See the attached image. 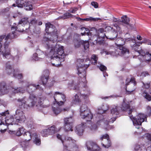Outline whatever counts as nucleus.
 I'll return each instance as SVG.
<instances>
[{"mask_svg": "<svg viewBox=\"0 0 151 151\" xmlns=\"http://www.w3.org/2000/svg\"><path fill=\"white\" fill-rule=\"evenodd\" d=\"M32 2L31 1H28L25 2L24 6L25 7L26 10H31L32 9Z\"/></svg>", "mask_w": 151, "mask_h": 151, "instance_id": "2f4dec72", "label": "nucleus"}, {"mask_svg": "<svg viewBox=\"0 0 151 151\" xmlns=\"http://www.w3.org/2000/svg\"><path fill=\"white\" fill-rule=\"evenodd\" d=\"M13 75L14 76L18 78V79H21L22 77V74L21 73H19L18 71L16 70L15 72L13 73Z\"/></svg>", "mask_w": 151, "mask_h": 151, "instance_id": "c03bdc74", "label": "nucleus"}, {"mask_svg": "<svg viewBox=\"0 0 151 151\" xmlns=\"http://www.w3.org/2000/svg\"><path fill=\"white\" fill-rule=\"evenodd\" d=\"M49 75V72L48 70H46L44 71L43 72L42 76V77H46V78L48 77Z\"/></svg>", "mask_w": 151, "mask_h": 151, "instance_id": "603ef678", "label": "nucleus"}, {"mask_svg": "<svg viewBox=\"0 0 151 151\" xmlns=\"http://www.w3.org/2000/svg\"><path fill=\"white\" fill-rule=\"evenodd\" d=\"M84 67H81V66L80 65L79 66L80 67H79L78 68L77 70L78 71V75H79L82 74V75L83 76V81H84L83 82V84L84 87H85L86 86V72L84 68H85L86 69L89 66V64L88 65H84Z\"/></svg>", "mask_w": 151, "mask_h": 151, "instance_id": "dca6fc26", "label": "nucleus"}, {"mask_svg": "<svg viewBox=\"0 0 151 151\" xmlns=\"http://www.w3.org/2000/svg\"><path fill=\"white\" fill-rule=\"evenodd\" d=\"M23 136L25 139L20 142V145L24 150L29 149L30 148L29 141L31 140L32 137L31 133L29 132H25Z\"/></svg>", "mask_w": 151, "mask_h": 151, "instance_id": "6e6552de", "label": "nucleus"}, {"mask_svg": "<svg viewBox=\"0 0 151 151\" xmlns=\"http://www.w3.org/2000/svg\"><path fill=\"white\" fill-rule=\"evenodd\" d=\"M39 86V85H37L36 86L34 84H30L27 86L26 87V88L28 92L30 93L32 92L33 91L38 88Z\"/></svg>", "mask_w": 151, "mask_h": 151, "instance_id": "a878e982", "label": "nucleus"}, {"mask_svg": "<svg viewBox=\"0 0 151 151\" xmlns=\"http://www.w3.org/2000/svg\"><path fill=\"white\" fill-rule=\"evenodd\" d=\"M16 70H15L11 65L9 62L6 63L5 65V71L6 72L9 74H10L15 72Z\"/></svg>", "mask_w": 151, "mask_h": 151, "instance_id": "4be33fe9", "label": "nucleus"}, {"mask_svg": "<svg viewBox=\"0 0 151 151\" xmlns=\"http://www.w3.org/2000/svg\"><path fill=\"white\" fill-rule=\"evenodd\" d=\"M57 138L60 140H61L62 143L63 144L64 142L63 140L65 139V142L66 143H68V141L66 140H68L69 141L70 144L68 146H65L64 147V151H76L77 149L78 148V146L74 144L73 143L71 140V138L70 137L67 138L65 137L63 135H61L59 134H57Z\"/></svg>", "mask_w": 151, "mask_h": 151, "instance_id": "20e7f679", "label": "nucleus"}, {"mask_svg": "<svg viewBox=\"0 0 151 151\" xmlns=\"http://www.w3.org/2000/svg\"><path fill=\"white\" fill-rule=\"evenodd\" d=\"M30 22L29 23V24H31L33 25L35 24L37 22V20L35 19H34L32 20H30Z\"/></svg>", "mask_w": 151, "mask_h": 151, "instance_id": "680f3d73", "label": "nucleus"}, {"mask_svg": "<svg viewBox=\"0 0 151 151\" xmlns=\"http://www.w3.org/2000/svg\"><path fill=\"white\" fill-rule=\"evenodd\" d=\"M106 55H111L117 57L119 55H121L122 54L124 55L126 54H129V51L126 47H121L119 48H117L115 50V51H109V52L105 51Z\"/></svg>", "mask_w": 151, "mask_h": 151, "instance_id": "0eeeda50", "label": "nucleus"}, {"mask_svg": "<svg viewBox=\"0 0 151 151\" xmlns=\"http://www.w3.org/2000/svg\"><path fill=\"white\" fill-rule=\"evenodd\" d=\"M54 98L56 101V98H57L58 100H60V98L62 99V101L61 100L60 101L57 102V104L59 106L63 105L66 101V97L64 94L58 92H56L55 93Z\"/></svg>", "mask_w": 151, "mask_h": 151, "instance_id": "f3484780", "label": "nucleus"}, {"mask_svg": "<svg viewBox=\"0 0 151 151\" xmlns=\"http://www.w3.org/2000/svg\"><path fill=\"white\" fill-rule=\"evenodd\" d=\"M32 137L33 139L34 142L37 145H40L41 144L40 139L35 133L32 134Z\"/></svg>", "mask_w": 151, "mask_h": 151, "instance_id": "cd10ccee", "label": "nucleus"}, {"mask_svg": "<svg viewBox=\"0 0 151 151\" xmlns=\"http://www.w3.org/2000/svg\"><path fill=\"white\" fill-rule=\"evenodd\" d=\"M78 19L80 20H83L84 21H96L101 19L100 18H94L91 17H89V18H84L83 19H82L79 18Z\"/></svg>", "mask_w": 151, "mask_h": 151, "instance_id": "e433bc0d", "label": "nucleus"}, {"mask_svg": "<svg viewBox=\"0 0 151 151\" xmlns=\"http://www.w3.org/2000/svg\"><path fill=\"white\" fill-rule=\"evenodd\" d=\"M98 67L99 68L100 70L102 71H104L106 69V67L103 65L100 64V65H98Z\"/></svg>", "mask_w": 151, "mask_h": 151, "instance_id": "864d4df0", "label": "nucleus"}, {"mask_svg": "<svg viewBox=\"0 0 151 151\" xmlns=\"http://www.w3.org/2000/svg\"><path fill=\"white\" fill-rule=\"evenodd\" d=\"M81 29V30L84 31L85 32L84 33L82 32L81 33V34L82 36L86 34L88 36L93 35V32H92V30L89 31L88 29L85 27H82Z\"/></svg>", "mask_w": 151, "mask_h": 151, "instance_id": "c85d7f7f", "label": "nucleus"}, {"mask_svg": "<svg viewBox=\"0 0 151 151\" xmlns=\"http://www.w3.org/2000/svg\"><path fill=\"white\" fill-rule=\"evenodd\" d=\"M91 5L95 8H97L98 7L99 5L98 3L96 2L92 1L91 3Z\"/></svg>", "mask_w": 151, "mask_h": 151, "instance_id": "13d9d810", "label": "nucleus"}, {"mask_svg": "<svg viewBox=\"0 0 151 151\" xmlns=\"http://www.w3.org/2000/svg\"><path fill=\"white\" fill-rule=\"evenodd\" d=\"M90 129L92 131H95L97 129V126L96 124H93L90 127Z\"/></svg>", "mask_w": 151, "mask_h": 151, "instance_id": "6e6d98bb", "label": "nucleus"}, {"mask_svg": "<svg viewBox=\"0 0 151 151\" xmlns=\"http://www.w3.org/2000/svg\"><path fill=\"white\" fill-rule=\"evenodd\" d=\"M143 84L145 87V90L143 91V95L147 100H148V101H150L151 100V97L147 93V91L149 90L150 83H143Z\"/></svg>", "mask_w": 151, "mask_h": 151, "instance_id": "6ab92c4d", "label": "nucleus"}, {"mask_svg": "<svg viewBox=\"0 0 151 151\" xmlns=\"http://www.w3.org/2000/svg\"><path fill=\"white\" fill-rule=\"evenodd\" d=\"M8 114L9 112L8 111L2 112L0 114L1 116H3L2 119H4V120L6 124H7L8 126L9 125L18 124L16 122V121H15L14 119L12 116H10V117H5L6 116H7L9 114Z\"/></svg>", "mask_w": 151, "mask_h": 151, "instance_id": "9d476101", "label": "nucleus"}, {"mask_svg": "<svg viewBox=\"0 0 151 151\" xmlns=\"http://www.w3.org/2000/svg\"><path fill=\"white\" fill-rule=\"evenodd\" d=\"M145 58L147 57H150L151 56V53H150L148 52H146V54L145 55Z\"/></svg>", "mask_w": 151, "mask_h": 151, "instance_id": "774afa93", "label": "nucleus"}, {"mask_svg": "<svg viewBox=\"0 0 151 151\" xmlns=\"http://www.w3.org/2000/svg\"><path fill=\"white\" fill-rule=\"evenodd\" d=\"M118 34L114 30L113 31H110L109 32V35L106 36L107 39H109L111 40H114L115 38L117 37Z\"/></svg>", "mask_w": 151, "mask_h": 151, "instance_id": "bb28decb", "label": "nucleus"}, {"mask_svg": "<svg viewBox=\"0 0 151 151\" xmlns=\"http://www.w3.org/2000/svg\"><path fill=\"white\" fill-rule=\"evenodd\" d=\"M47 129L42 130L41 132L42 135L44 137H46L49 135V132Z\"/></svg>", "mask_w": 151, "mask_h": 151, "instance_id": "49530a36", "label": "nucleus"}, {"mask_svg": "<svg viewBox=\"0 0 151 151\" xmlns=\"http://www.w3.org/2000/svg\"><path fill=\"white\" fill-rule=\"evenodd\" d=\"M149 75V74L147 72H142L141 75V76L142 77H145Z\"/></svg>", "mask_w": 151, "mask_h": 151, "instance_id": "e2e57ef3", "label": "nucleus"}, {"mask_svg": "<svg viewBox=\"0 0 151 151\" xmlns=\"http://www.w3.org/2000/svg\"><path fill=\"white\" fill-rule=\"evenodd\" d=\"M25 2L23 0H17L16 1V4L18 7L22 8L24 5Z\"/></svg>", "mask_w": 151, "mask_h": 151, "instance_id": "ea45409f", "label": "nucleus"}, {"mask_svg": "<svg viewBox=\"0 0 151 151\" xmlns=\"http://www.w3.org/2000/svg\"><path fill=\"white\" fill-rule=\"evenodd\" d=\"M149 41V40L146 39V38H143V41H141L142 42V43H147Z\"/></svg>", "mask_w": 151, "mask_h": 151, "instance_id": "338daca9", "label": "nucleus"}, {"mask_svg": "<svg viewBox=\"0 0 151 151\" xmlns=\"http://www.w3.org/2000/svg\"><path fill=\"white\" fill-rule=\"evenodd\" d=\"M84 44V47L85 49L88 48L89 46V42L88 41H83Z\"/></svg>", "mask_w": 151, "mask_h": 151, "instance_id": "4d7b16f0", "label": "nucleus"}, {"mask_svg": "<svg viewBox=\"0 0 151 151\" xmlns=\"http://www.w3.org/2000/svg\"><path fill=\"white\" fill-rule=\"evenodd\" d=\"M24 90L22 88H18L16 89H14L13 91L14 92L16 93H18L19 92L21 93H23L24 92Z\"/></svg>", "mask_w": 151, "mask_h": 151, "instance_id": "79ce46f5", "label": "nucleus"}, {"mask_svg": "<svg viewBox=\"0 0 151 151\" xmlns=\"http://www.w3.org/2000/svg\"><path fill=\"white\" fill-rule=\"evenodd\" d=\"M130 21V19L126 15L123 16L121 18V19L118 20V24L123 25V24H129Z\"/></svg>", "mask_w": 151, "mask_h": 151, "instance_id": "5701e85b", "label": "nucleus"}, {"mask_svg": "<svg viewBox=\"0 0 151 151\" xmlns=\"http://www.w3.org/2000/svg\"><path fill=\"white\" fill-rule=\"evenodd\" d=\"M105 31H113L114 30L113 29L112 27L110 26H106L105 28Z\"/></svg>", "mask_w": 151, "mask_h": 151, "instance_id": "052dcab7", "label": "nucleus"}, {"mask_svg": "<svg viewBox=\"0 0 151 151\" xmlns=\"http://www.w3.org/2000/svg\"><path fill=\"white\" fill-rule=\"evenodd\" d=\"M7 92V90L4 85H0V94H4Z\"/></svg>", "mask_w": 151, "mask_h": 151, "instance_id": "4c0bfd02", "label": "nucleus"}, {"mask_svg": "<svg viewBox=\"0 0 151 151\" xmlns=\"http://www.w3.org/2000/svg\"><path fill=\"white\" fill-rule=\"evenodd\" d=\"M130 118L132 119L133 124L137 129L139 128L142 122L146 120V116L143 114H139L136 118L133 117V116H130Z\"/></svg>", "mask_w": 151, "mask_h": 151, "instance_id": "423d86ee", "label": "nucleus"}, {"mask_svg": "<svg viewBox=\"0 0 151 151\" xmlns=\"http://www.w3.org/2000/svg\"><path fill=\"white\" fill-rule=\"evenodd\" d=\"M52 111L53 113L55 115H57L62 112L63 110L61 109V108L60 106L56 107H52Z\"/></svg>", "mask_w": 151, "mask_h": 151, "instance_id": "7c9ffc66", "label": "nucleus"}, {"mask_svg": "<svg viewBox=\"0 0 151 151\" xmlns=\"http://www.w3.org/2000/svg\"><path fill=\"white\" fill-rule=\"evenodd\" d=\"M105 139V142L104 143H102V146L105 148H108L111 145V142L109 139V135L108 134H105L102 136L101 138V139L102 140L103 139Z\"/></svg>", "mask_w": 151, "mask_h": 151, "instance_id": "aec40b11", "label": "nucleus"}, {"mask_svg": "<svg viewBox=\"0 0 151 151\" xmlns=\"http://www.w3.org/2000/svg\"><path fill=\"white\" fill-rule=\"evenodd\" d=\"M124 40L121 38H117L116 40V42L115 43L116 45L119 47V48L121 47H123V45L124 44Z\"/></svg>", "mask_w": 151, "mask_h": 151, "instance_id": "c756f323", "label": "nucleus"}, {"mask_svg": "<svg viewBox=\"0 0 151 151\" xmlns=\"http://www.w3.org/2000/svg\"><path fill=\"white\" fill-rule=\"evenodd\" d=\"M81 102V100L79 98L78 94L75 95L74 98L72 101V103L74 104H78Z\"/></svg>", "mask_w": 151, "mask_h": 151, "instance_id": "f704fd0d", "label": "nucleus"}, {"mask_svg": "<svg viewBox=\"0 0 151 151\" xmlns=\"http://www.w3.org/2000/svg\"><path fill=\"white\" fill-rule=\"evenodd\" d=\"M16 122L20 123L24 122L26 117L23 112L20 109H18L15 111V114L14 115Z\"/></svg>", "mask_w": 151, "mask_h": 151, "instance_id": "9b49d317", "label": "nucleus"}, {"mask_svg": "<svg viewBox=\"0 0 151 151\" xmlns=\"http://www.w3.org/2000/svg\"><path fill=\"white\" fill-rule=\"evenodd\" d=\"M36 97L33 94H30L29 99L26 101V97L18 99L17 101L19 102V106L21 108H27L28 107H32L35 105L37 101Z\"/></svg>", "mask_w": 151, "mask_h": 151, "instance_id": "7ed1b4c3", "label": "nucleus"}, {"mask_svg": "<svg viewBox=\"0 0 151 151\" xmlns=\"http://www.w3.org/2000/svg\"><path fill=\"white\" fill-rule=\"evenodd\" d=\"M45 26L46 32L51 37H49V36L47 37L45 35L42 38V42L45 47L49 51L48 54L47 55L51 57V62L52 65L58 67L64 60L65 55L63 47L60 46L55 42L57 40L58 36L55 27L49 23L46 24Z\"/></svg>", "mask_w": 151, "mask_h": 151, "instance_id": "f257e3e1", "label": "nucleus"}, {"mask_svg": "<svg viewBox=\"0 0 151 151\" xmlns=\"http://www.w3.org/2000/svg\"><path fill=\"white\" fill-rule=\"evenodd\" d=\"M49 134L52 135L58 131V130L55 129V127L54 125H53L48 129Z\"/></svg>", "mask_w": 151, "mask_h": 151, "instance_id": "c9c22d12", "label": "nucleus"}, {"mask_svg": "<svg viewBox=\"0 0 151 151\" xmlns=\"http://www.w3.org/2000/svg\"><path fill=\"white\" fill-rule=\"evenodd\" d=\"M65 130V131H73V120L72 117L66 118L64 119Z\"/></svg>", "mask_w": 151, "mask_h": 151, "instance_id": "4468645a", "label": "nucleus"}, {"mask_svg": "<svg viewBox=\"0 0 151 151\" xmlns=\"http://www.w3.org/2000/svg\"><path fill=\"white\" fill-rule=\"evenodd\" d=\"M134 151H146L145 147L138 145L134 146Z\"/></svg>", "mask_w": 151, "mask_h": 151, "instance_id": "473e14b6", "label": "nucleus"}, {"mask_svg": "<svg viewBox=\"0 0 151 151\" xmlns=\"http://www.w3.org/2000/svg\"><path fill=\"white\" fill-rule=\"evenodd\" d=\"M78 90L80 91H81V93H80V94L81 95V97H82L83 99H85L87 98L88 96V94H85V93H82L81 92L82 91V89L81 88H78Z\"/></svg>", "mask_w": 151, "mask_h": 151, "instance_id": "37998d69", "label": "nucleus"}, {"mask_svg": "<svg viewBox=\"0 0 151 151\" xmlns=\"http://www.w3.org/2000/svg\"><path fill=\"white\" fill-rule=\"evenodd\" d=\"M23 132V128H19L17 132L16 131H14V132L11 131L10 133L11 134H13L14 133V134H15L17 136H19L21 135Z\"/></svg>", "mask_w": 151, "mask_h": 151, "instance_id": "72a5a7b5", "label": "nucleus"}, {"mask_svg": "<svg viewBox=\"0 0 151 151\" xmlns=\"http://www.w3.org/2000/svg\"><path fill=\"white\" fill-rule=\"evenodd\" d=\"M73 42L74 46L76 48H79L82 43V41L77 39L74 40L73 41Z\"/></svg>", "mask_w": 151, "mask_h": 151, "instance_id": "58836bf2", "label": "nucleus"}, {"mask_svg": "<svg viewBox=\"0 0 151 151\" xmlns=\"http://www.w3.org/2000/svg\"><path fill=\"white\" fill-rule=\"evenodd\" d=\"M105 121V120H104V119L102 120V119L99 120L97 122V124L98 125L101 124V123H104V121Z\"/></svg>", "mask_w": 151, "mask_h": 151, "instance_id": "0e129e2a", "label": "nucleus"}, {"mask_svg": "<svg viewBox=\"0 0 151 151\" xmlns=\"http://www.w3.org/2000/svg\"><path fill=\"white\" fill-rule=\"evenodd\" d=\"M145 137H146L149 141L151 140V137L150 134H146L145 135Z\"/></svg>", "mask_w": 151, "mask_h": 151, "instance_id": "bf43d9fd", "label": "nucleus"}, {"mask_svg": "<svg viewBox=\"0 0 151 151\" xmlns=\"http://www.w3.org/2000/svg\"><path fill=\"white\" fill-rule=\"evenodd\" d=\"M120 108L115 105H113L111 107V114L114 117L110 119L109 122L113 123L116 119V116L119 113Z\"/></svg>", "mask_w": 151, "mask_h": 151, "instance_id": "ddd939ff", "label": "nucleus"}, {"mask_svg": "<svg viewBox=\"0 0 151 151\" xmlns=\"http://www.w3.org/2000/svg\"><path fill=\"white\" fill-rule=\"evenodd\" d=\"M27 126L29 130L31 131L32 129H34V127L33 125L32 124V122H28L27 123Z\"/></svg>", "mask_w": 151, "mask_h": 151, "instance_id": "8fccbe9b", "label": "nucleus"}, {"mask_svg": "<svg viewBox=\"0 0 151 151\" xmlns=\"http://www.w3.org/2000/svg\"><path fill=\"white\" fill-rule=\"evenodd\" d=\"M48 53L45 52V53L44 52L41 50H38L37 52V53H35L33 54L32 57V60H40L42 59L46 55H47L49 52V51L47 49Z\"/></svg>", "mask_w": 151, "mask_h": 151, "instance_id": "2eb2a0df", "label": "nucleus"}, {"mask_svg": "<svg viewBox=\"0 0 151 151\" xmlns=\"http://www.w3.org/2000/svg\"><path fill=\"white\" fill-rule=\"evenodd\" d=\"M109 108V106L107 104H105L103 105V107H102V110L105 112Z\"/></svg>", "mask_w": 151, "mask_h": 151, "instance_id": "5fc2aeb1", "label": "nucleus"}, {"mask_svg": "<svg viewBox=\"0 0 151 151\" xmlns=\"http://www.w3.org/2000/svg\"><path fill=\"white\" fill-rule=\"evenodd\" d=\"M121 109L123 111H128V113L129 114H130L134 110V109H131L129 106L128 104H126L124 101L122 103Z\"/></svg>", "mask_w": 151, "mask_h": 151, "instance_id": "b1692460", "label": "nucleus"}, {"mask_svg": "<svg viewBox=\"0 0 151 151\" xmlns=\"http://www.w3.org/2000/svg\"><path fill=\"white\" fill-rule=\"evenodd\" d=\"M84 129V123H81L76 127L75 131L78 135H81L83 134Z\"/></svg>", "mask_w": 151, "mask_h": 151, "instance_id": "412c9836", "label": "nucleus"}, {"mask_svg": "<svg viewBox=\"0 0 151 151\" xmlns=\"http://www.w3.org/2000/svg\"><path fill=\"white\" fill-rule=\"evenodd\" d=\"M98 114H101L105 113V112L102 110V109L101 108V109H98Z\"/></svg>", "mask_w": 151, "mask_h": 151, "instance_id": "69168bd1", "label": "nucleus"}, {"mask_svg": "<svg viewBox=\"0 0 151 151\" xmlns=\"http://www.w3.org/2000/svg\"><path fill=\"white\" fill-rule=\"evenodd\" d=\"M73 16L68 13H66L64 14V17L63 18L64 19L69 18V17H73Z\"/></svg>", "mask_w": 151, "mask_h": 151, "instance_id": "3c124183", "label": "nucleus"}, {"mask_svg": "<svg viewBox=\"0 0 151 151\" xmlns=\"http://www.w3.org/2000/svg\"><path fill=\"white\" fill-rule=\"evenodd\" d=\"M48 77L46 78V77H42L41 78V81L42 84L44 85H46L47 82Z\"/></svg>", "mask_w": 151, "mask_h": 151, "instance_id": "de8ad7c7", "label": "nucleus"}, {"mask_svg": "<svg viewBox=\"0 0 151 151\" xmlns=\"http://www.w3.org/2000/svg\"><path fill=\"white\" fill-rule=\"evenodd\" d=\"M0 131L1 133L5 132L8 128V126L6 124L4 119H0Z\"/></svg>", "mask_w": 151, "mask_h": 151, "instance_id": "393cba45", "label": "nucleus"}, {"mask_svg": "<svg viewBox=\"0 0 151 151\" xmlns=\"http://www.w3.org/2000/svg\"><path fill=\"white\" fill-rule=\"evenodd\" d=\"M86 146L88 150L90 151H99L100 148L95 143L92 142H88L86 143Z\"/></svg>", "mask_w": 151, "mask_h": 151, "instance_id": "a211bd4d", "label": "nucleus"}, {"mask_svg": "<svg viewBox=\"0 0 151 151\" xmlns=\"http://www.w3.org/2000/svg\"><path fill=\"white\" fill-rule=\"evenodd\" d=\"M28 19L27 18H22L21 19V21L19 22L17 26L15 27L13 26L12 27V32L13 31L14 34L15 33V31H17L19 32H22L23 31L24 28L18 29V27H23V25L27 24V23H29Z\"/></svg>", "mask_w": 151, "mask_h": 151, "instance_id": "f8f14e48", "label": "nucleus"}, {"mask_svg": "<svg viewBox=\"0 0 151 151\" xmlns=\"http://www.w3.org/2000/svg\"><path fill=\"white\" fill-rule=\"evenodd\" d=\"M131 47L132 48V49L134 50L135 51L138 52L139 53V54L141 53V51H139L138 50V47L137 45V44H136L135 43Z\"/></svg>", "mask_w": 151, "mask_h": 151, "instance_id": "09e8293b", "label": "nucleus"}, {"mask_svg": "<svg viewBox=\"0 0 151 151\" xmlns=\"http://www.w3.org/2000/svg\"><path fill=\"white\" fill-rule=\"evenodd\" d=\"M5 37L4 35L0 37V55L2 54L3 57L9 58L11 55L8 51V48L11 39L14 37L13 31L12 33L8 35Z\"/></svg>", "mask_w": 151, "mask_h": 151, "instance_id": "f03ea898", "label": "nucleus"}, {"mask_svg": "<svg viewBox=\"0 0 151 151\" xmlns=\"http://www.w3.org/2000/svg\"><path fill=\"white\" fill-rule=\"evenodd\" d=\"M97 60L98 58L96 55L94 54L92 56L91 60L92 63L94 64H95L97 63Z\"/></svg>", "mask_w": 151, "mask_h": 151, "instance_id": "a19ab883", "label": "nucleus"}, {"mask_svg": "<svg viewBox=\"0 0 151 151\" xmlns=\"http://www.w3.org/2000/svg\"><path fill=\"white\" fill-rule=\"evenodd\" d=\"M130 82L132 83L134 85H135L136 84L134 78H132L131 79L127 78L126 80V85H128V83Z\"/></svg>", "mask_w": 151, "mask_h": 151, "instance_id": "a18cd8bd", "label": "nucleus"}, {"mask_svg": "<svg viewBox=\"0 0 151 151\" xmlns=\"http://www.w3.org/2000/svg\"><path fill=\"white\" fill-rule=\"evenodd\" d=\"M93 33L96 32V34L95 35V37H97V40H95V43H98L99 44H102L104 40L105 37H106V34L104 33V30L102 28L99 29L97 31L95 29L93 30L92 32Z\"/></svg>", "mask_w": 151, "mask_h": 151, "instance_id": "1a4fd4ad", "label": "nucleus"}, {"mask_svg": "<svg viewBox=\"0 0 151 151\" xmlns=\"http://www.w3.org/2000/svg\"><path fill=\"white\" fill-rule=\"evenodd\" d=\"M80 109V116L82 119H85L87 121H90L93 118V114L86 105H83Z\"/></svg>", "mask_w": 151, "mask_h": 151, "instance_id": "39448f33", "label": "nucleus"}]
</instances>
